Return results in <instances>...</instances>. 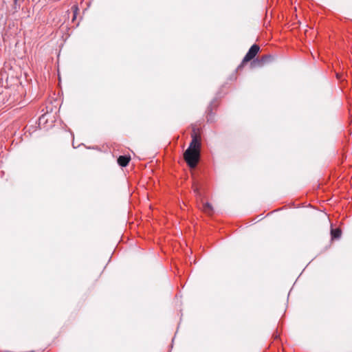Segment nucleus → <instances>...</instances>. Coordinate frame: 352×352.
<instances>
[{
  "instance_id": "2",
  "label": "nucleus",
  "mask_w": 352,
  "mask_h": 352,
  "mask_svg": "<svg viewBox=\"0 0 352 352\" xmlns=\"http://www.w3.org/2000/svg\"><path fill=\"white\" fill-rule=\"evenodd\" d=\"M259 49V46L256 44L252 45L248 53L244 56L243 63H247L253 59L258 52Z\"/></svg>"
},
{
  "instance_id": "3",
  "label": "nucleus",
  "mask_w": 352,
  "mask_h": 352,
  "mask_svg": "<svg viewBox=\"0 0 352 352\" xmlns=\"http://www.w3.org/2000/svg\"><path fill=\"white\" fill-rule=\"evenodd\" d=\"M131 160V157L130 156H126V155H120L118 158V164L122 166V167H125L128 165V164L129 163Z\"/></svg>"
},
{
  "instance_id": "1",
  "label": "nucleus",
  "mask_w": 352,
  "mask_h": 352,
  "mask_svg": "<svg viewBox=\"0 0 352 352\" xmlns=\"http://www.w3.org/2000/svg\"><path fill=\"white\" fill-rule=\"evenodd\" d=\"M192 140L184 153V158L190 168L196 167L200 154L201 137L195 131L191 135Z\"/></svg>"
},
{
  "instance_id": "5",
  "label": "nucleus",
  "mask_w": 352,
  "mask_h": 352,
  "mask_svg": "<svg viewBox=\"0 0 352 352\" xmlns=\"http://www.w3.org/2000/svg\"><path fill=\"white\" fill-rule=\"evenodd\" d=\"M342 231L340 228L331 229V239H338L341 236Z\"/></svg>"
},
{
  "instance_id": "4",
  "label": "nucleus",
  "mask_w": 352,
  "mask_h": 352,
  "mask_svg": "<svg viewBox=\"0 0 352 352\" xmlns=\"http://www.w3.org/2000/svg\"><path fill=\"white\" fill-rule=\"evenodd\" d=\"M201 209L205 213H206L208 215H211L213 212V208L212 205L208 202L203 204Z\"/></svg>"
},
{
  "instance_id": "6",
  "label": "nucleus",
  "mask_w": 352,
  "mask_h": 352,
  "mask_svg": "<svg viewBox=\"0 0 352 352\" xmlns=\"http://www.w3.org/2000/svg\"><path fill=\"white\" fill-rule=\"evenodd\" d=\"M193 187H194V190H195V192H198V188H197V187H195V185L193 186Z\"/></svg>"
},
{
  "instance_id": "7",
  "label": "nucleus",
  "mask_w": 352,
  "mask_h": 352,
  "mask_svg": "<svg viewBox=\"0 0 352 352\" xmlns=\"http://www.w3.org/2000/svg\"><path fill=\"white\" fill-rule=\"evenodd\" d=\"M266 57H263L262 60L264 61Z\"/></svg>"
}]
</instances>
